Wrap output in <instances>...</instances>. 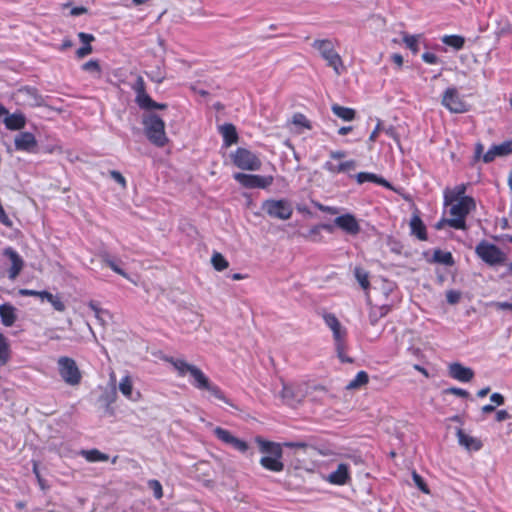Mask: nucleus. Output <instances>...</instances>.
<instances>
[{"label":"nucleus","mask_w":512,"mask_h":512,"mask_svg":"<svg viewBox=\"0 0 512 512\" xmlns=\"http://www.w3.org/2000/svg\"><path fill=\"white\" fill-rule=\"evenodd\" d=\"M88 307L93 311L94 316L102 325H105L107 321L111 318L109 311L100 308L98 304L94 301H90Z\"/></svg>","instance_id":"34"},{"label":"nucleus","mask_w":512,"mask_h":512,"mask_svg":"<svg viewBox=\"0 0 512 512\" xmlns=\"http://www.w3.org/2000/svg\"><path fill=\"white\" fill-rule=\"evenodd\" d=\"M110 176L114 181L119 183L122 187L126 186V180H125L124 176L119 171H116V170L110 171Z\"/></svg>","instance_id":"53"},{"label":"nucleus","mask_w":512,"mask_h":512,"mask_svg":"<svg viewBox=\"0 0 512 512\" xmlns=\"http://www.w3.org/2000/svg\"><path fill=\"white\" fill-rule=\"evenodd\" d=\"M356 181L358 184H363L365 182H372V183H376V184L381 185L388 189L392 188L391 184L386 179H384L383 177H380L374 173H370V172H359L356 175Z\"/></svg>","instance_id":"28"},{"label":"nucleus","mask_w":512,"mask_h":512,"mask_svg":"<svg viewBox=\"0 0 512 512\" xmlns=\"http://www.w3.org/2000/svg\"><path fill=\"white\" fill-rule=\"evenodd\" d=\"M381 126H382V122H381V120H378L376 127H375V128H374V130L371 132V134H370V136H369V138H368V141H369V142H375V141H376V139H377V137H378V134H379V132H380V131H381V129H382V128H381Z\"/></svg>","instance_id":"58"},{"label":"nucleus","mask_w":512,"mask_h":512,"mask_svg":"<svg viewBox=\"0 0 512 512\" xmlns=\"http://www.w3.org/2000/svg\"><path fill=\"white\" fill-rule=\"evenodd\" d=\"M384 132L388 137L392 138L395 142H397L399 144V142H400L399 135L393 126L385 128Z\"/></svg>","instance_id":"56"},{"label":"nucleus","mask_w":512,"mask_h":512,"mask_svg":"<svg viewBox=\"0 0 512 512\" xmlns=\"http://www.w3.org/2000/svg\"><path fill=\"white\" fill-rule=\"evenodd\" d=\"M354 275H355V278L357 279L358 283L360 284V286L363 289H367L369 287L370 283H369L368 274L366 271L357 267L354 270Z\"/></svg>","instance_id":"42"},{"label":"nucleus","mask_w":512,"mask_h":512,"mask_svg":"<svg viewBox=\"0 0 512 512\" xmlns=\"http://www.w3.org/2000/svg\"><path fill=\"white\" fill-rule=\"evenodd\" d=\"M325 481L332 485L343 486L351 481L350 465L340 463L335 471H332L325 478Z\"/></svg>","instance_id":"16"},{"label":"nucleus","mask_w":512,"mask_h":512,"mask_svg":"<svg viewBox=\"0 0 512 512\" xmlns=\"http://www.w3.org/2000/svg\"><path fill=\"white\" fill-rule=\"evenodd\" d=\"M411 234L421 241L427 240L426 226L418 215H413L410 219Z\"/></svg>","instance_id":"29"},{"label":"nucleus","mask_w":512,"mask_h":512,"mask_svg":"<svg viewBox=\"0 0 512 512\" xmlns=\"http://www.w3.org/2000/svg\"><path fill=\"white\" fill-rule=\"evenodd\" d=\"M78 37L80 41L83 43V45H91V42L94 41V36L92 34H88L85 32H80L78 34Z\"/></svg>","instance_id":"55"},{"label":"nucleus","mask_w":512,"mask_h":512,"mask_svg":"<svg viewBox=\"0 0 512 512\" xmlns=\"http://www.w3.org/2000/svg\"><path fill=\"white\" fill-rule=\"evenodd\" d=\"M403 42L405 43L406 47L409 48L413 53L418 52V37L416 35L405 34L403 36Z\"/></svg>","instance_id":"43"},{"label":"nucleus","mask_w":512,"mask_h":512,"mask_svg":"<svg viewBox=\"0 0 512 512\" xmlns=\"http://www.w3.org/2000/svg\"><path fill=\"white\" fill-rule=\"evenodd\" d=\"M323 168L331 174L346 173L356 168V161L347 160L339 164H334L332 161H326Z\"/></svg>","instance_id":"25"},{"label":"nucleus","mask_w":512,"mask_h":512,"mask_svg":"<svg viewBox=\"0 0 512 512\" xmlns=\"http://www.w3.org/2000/svg\"><path fill=\"white\" fill-rule=\"evenodd\" d=\"M58 371L63 381L71 386L78 385L81 381V372L74 359L62 356L57 361Z\"/></svg>","instance_id":"9"},{"label":"nucleus","mask_w":512,"mask_h":512,"mask_svg":"<svg viewBox=\"0 0 512 512\" xmlns=\"http://www.w3.org/2000/svg\"><path fill=\"white\" fill-rule=\"evenodd\" d=\"M10 345L8 339L0 333V366H4L10 359Z\"/></svg>","instance_id":"35"},{"label":"nucleus","mask_w":512,"mask_h":512,"mask_svg":"<svg viewBox=\"0 0 512 512\" xmlns=\"http://www.w3.org/2000/svg\"><path fill=\"white\" fill-rule=\"evenodd\" d=\"M120 392L129 400L137 401L140 397L139 392H133V384L129 375L124 376L119 383Z\"/></svg>","instance_id":"30"},{"label":"nucleus","mask_w":512,"mask_h":512,"mask_svg":"<svg viewBox=\"0 0 512 512\" xmlns=\"http://www.w3.org/2000/svg\"><path fill=\"white\" fill-rule=\"evenodd\" d=\"M198 377L200 378L197 383H195L194 387L199 390H207L211 393L216 399L224 402L227 405L232 406V402L230 399H228L224 392L221 390L219 386L212 383L208 377L205 374H198Z\"/></svg>","instance_id":"15"},{"label":"nucleus","mask_w":512,"mask_h":512,"mask_svg":"<svg viewBox=\"0 0 512 512\" xmlns=\"http://www.w3.org/2000/svg\"><path fill=\"white\" fill-rule=\"evenodd\" d=\"M261 210L270 218L289 220L293 215V206L288 199H267L262 202Z\"/></svg>","instance_id":"6"},{"label":"nucleus","mask_w":512,"mask_h":512,"mask_svg":"<svg viewBox=\"0 0 512 512\" xmlns=\"http://www.w3.org/2000/svg\"><path fill=\"white\" fill-rule=\"evenodd\" d=\"M219 132L223 137L225 147H229L238 141V133L235 126L231 123L221 125L219 127Z\"/></svg>","instance_id":"27"},{"label":"nucleus","mask_w":512,"mask_h":512,"mask_svg":"<svg viewBox=\"0 0 512 512\" xmlns=\"http://www.w3.org/2000/svg\"><path fill=\"white\" fill-rule=\"evenodd\" d=\"M483 150H484V147L481 143H477L475 145V149H474V160L475 161H477L483 157V155H484Z\"/></svg>","instance_id":"62"},{"label":"nucleus","mask_w":512,"mask_h":512,"mask_svg":"<svg viewBox=\"0 0 512 512\" xmlns=\"http://www.w3.org/2000/svg\"><path fill=\"white\" fill-rule=\"evenodd\" d=\"M87 12V9L83 6L74 7L71 9L70 14L72 16H80Z\"/></svg>","instance_id":"64"},{"label":"nucleus","mask_w":512,"mask_h":512,"mask_svg":"<svg viewBox=\"0 0 512 512\" xmlns=\"http://www.w3.org/2000/svg\"><path fill=\"white\" fill-rule=\"evenodd\" d=\"M165 360H166V362L170 363L174 367V369L177 371V373L180 377H184L187 373H189L192 378L191 384L193 386L200 379L198 377V374H204L202 372V370H200L198 367L187 363L183 359L167 357Z\"/></svg>","instance_id":"12"},{"label":"nucleus","mask_w":512,"mask_h":512,"mask_svg":"<svg viewBox=\"0 0 512 512\" xmlns=\"http://www.w3.org/2000/svg\"><path fill=\"white\" fill-rule=\"evenodd\" d=\"M369 377L365 371H359L353 380L347 385L348 389H356L368 383Z\"/></svg>","instance_id":"39"},{"label":"nucleus","mask_w":512,"mask_h":512,"mask_svg":"<svg viewBox=\"0 0 512 512\" xmlns=\"http://www.w3.org/2000/svg\"><path fill=\"white\" fill-rule=\"evenodd\" d=\"M433 262L443 264L446 266L454 265V258L451 252L435 249L433 252Z\"/></svg>","instance_id":"32"},{"label":"nucleus","mask_w":512,"mask_h":512,"mask_svg":"<svg viewBox=\"0 0 512 512\" xmlns=\"http://www.w3.org/2000/svg\"><path fill=\"white\" fill-rule=\"evenodd\" d=\"M421 58L425 63L430 64V65H436L440 62V59L438 58V56L431 52L423 53Z\"/></svg>","instance_id":"47"},{"label":"nucleus","mask_w":512,"mask_h":512,"mask_svg":"<svg viewBox=\"0 0 512 512\" xmlns=\"http://www.w3.org/2000/svg\"><path fill=\"white\" fill-rule=\"evenodd\" d=\"M148 485L153 490L155 498H157V499L162 498V496H163L162 485L158 480H150L148 482Z\"/></svg>","instance_id":"46"},{"label":"nucleus","mask_w":512,"mask_h":512,"mask_svg":"<svg viewBox=\"0 0 512 512\" xmlns=\"http://www.w3.org/2000/svg\"><path fill=\"white\" fill-rule=\"evenodd\" d=\"M442 105L451 113L460 114L468 111L467 103L454 87H449L445 90L442 97Z\"/></svg>","instance_id":"11"},{"label":"nucleus","mask_w":512,"mask_h":512,"mask_svg":"<svg viewBox=\"0 0 512 512\" xmlns=\"http://www.w3.org/2000/svg\"><path fill=\"white\" fill-rule=\"evenodd\" d=\"M82 70L92 74L94 77L101 76V67L98 60H89L82 65Z\"/></svg>","instance_id":"40"},{"label":"nucleus","mask_w":512,"mask_h":512,"mask_svg":"<svg viewBox=\"0 0 512 512\" xmlns=\"http://www.w3.org/2000/svg\"><path fill=\"white\" fill-rule=\"evenodd\" d=\"M3 122L8 130L17 131L25 127L27 120L22 112H15L6 114Z\"/></svg>","instance_id":"24"},{"label":"nucleus","mask_w":512,"mask_h":512,"mask_svg":"<svg viewBox=\"0 0 512 512\" xmlns=\"http://www.w3.org/2000/svg\"><path fill=\"white\" fill-rule=\"evenodd\" d=\"M105 264L112 269L115 273L121 275L122 277L129 279L128 274L118 265L116 260L109 255H105L103 258Z\"/></svg>","instance_id":"41"},{"label":"nucleus","mask_w":512,"mask_h":512,"mask_svg":"<svg viewBox=\"0 0 512 512\" xmlns=\"http://www.w3.org/2000/svg\"><path fill=\"white\" fill-rule=\"evenodd\" d=\"M91 52H92L91 45H83L76 51V55L78 58H84L85 56L89 55Z\"/></svg>","instance_id":"54"},{"label":"nucleus","mask_w":512,"mask_h":512,"mask_svg":"<svg viewBox=\"0 0 512 512\" xmlns=\"http://www.w3.org/2000/svg\"><path fill=\"white\" fill-rule=\"evenodd\" d=\"M0 319L5 327H11L17 319L16 308L10 303L1 304Z\"/></svg>","instance_id":"26"},{"label":"nucleus","mask_w":512,"mask_h":512,"mask_svg":"<svg viewBox=\"0 0 512 512\" xmlns=\"http://www.w3.org/2000/svg\"><path fill=\"white\" fill-rule=\"evenodd\" d=\"M293 124L296 126H301L306 129H311L310 121L307 119V117L302 113H296L293 115Z\"/></svg>","instance_id":"44"},{"label":"nucleus","mask_w":512,"mask_h":512,"mask_svg":"<svg viewBox=\"0 0 512 512\" xmlns=\"http://www.w3.org/2000/svg\"><path fill=\"white\" fill-rule=\"evenodd\" d=\"M461 298V294L460 292L456 291V290H449L447 293H446V300L449 304H456L459 302Z\"/></svg>","instance_id":"51"},{"label":"nucleus","mask_w":512,"mask_h":512,"mask_svg":"<svg viewBox=\"0 0 512 512\" xmlns=\"http://www.w3.org/2000/svg\"><path fill=\"white\" fill-rule=\"evenodd\" d=\"M145 134L149 141L158 147H163L167 142L165 123L156 114H150L143 119Z\"/></svg>","instance_id":"5"},{"label":"nucleus","mask_w":512,"mask_h":512,"mask_svg":"<svg viewBox=\"0 0 512 512\" xmlns=\"http://www.w3.org/2000/svg\"><path fill=\"white\" fill-rule=\"evenodd\" d=\"M447 394H453V395H456L458 397H462V398H468L469 397V392L465 389H462V388H458V387H451V388H448L446 389L445 391Z\"/></svg>","instance_id":"50"},{"label":"nucleus","mask_w":512,"mask_h":512,"mask_svg":"<svg viewBox=\"0 0 512 512\" xmlns=\"http://www.w3.org/2000/svg\"><path fill=\"white\" fill-rule=\"evenodd\" d=\"M14 146L17 151L35 154L38 151V144L31 132H20L15 136Z\"/></svg>","instance_id":"13"},{"label":"nucleus","mask_w":512,"mask_h":512,"mask_svg":"<svg viewBox=\"0 0 512 512\" xmlns=\"http://www.w3.org/2000/svg\"><path fill=\"white\" fill-rule=\"evenodd\" d=\"M467 191V185L462 183L456 185L453 188L447 187L443 192V204L444 206L451 205L452 203L461 200L462 198H467L465 195Z\"/></svg>","instance_id":"22"},{"label":"nucleus","mask_w":512,"mask_h":512,"mask_svg":"<svg viewBox=\"0 0 512 512\" xmlns=\"http://www.w3.org/2000/svg\"><path fill=\"white\" fill-rule=\"evenodd\" d=\"M4 255L10 260L11 266L8 270V277L10 280H15L24 267L22 257L12 248H6Z\"/></svg>","instance_id":"19"},{"label":"nucleus","mask_w":512,"mask_h":512,"mask_svg":"<svg viewBox=\"0 0 512 512\" xmlns=\"http://www.w3.org/2000/svg\"><path fill=\"white\" fill-rule=\"evenodd\" d=\"M490 400L497 405H503L505 402L504 396L497 392L490 396Z\"/></svg>","instance_id":"60"},{"label":"nucleus","mask_w":512,"mask_h":512,"mask_svg":"<svg viewBox=\"0 0 512 512\" xmlns=\"http://www.w3.org/2000/svg\"><path fill=\"white\" fill-rule=\"evenodd\" d=\"M211 263H212L214 269L217 271H223L229 266L228 261L219 252L213 253L212 258H211Z\"/></svg>","instance_id":"38"},{"label":"nucleus","mask_w":512,"mask_h":512,"mask_svg":"<svg viewBox=\"0 0 512 512\" xmlns=\"http://www.w3.org/2000/svg\"><path fill=\"white\" fill-rule=\"evenodd\" d=\"M458 443L468 451H479L483 447L480 439L466 434L462 429L457 430Z\"/></svg>","instance_id":"23"},{"label":"nucleus","mask_w":512,"mask_h":512,"mask_svg":"<svg viewBox=\"0 0 512 512\" xmlns=\"http://www.w3.org/2000/svg\"><path fill=\"white\" fill-rule=\"evenodd\" d=\"M256 441L259 444L260 451L270 455L262 457L260 459V464L269 471L281 472L284 469V464L281 461L283 453L281 445L275 442L263 440L259 437Z\"/></svg>","instance_id":"1"},{"label":"nucleus","mask_w":512,"mask_h":512,"mask_svg":"<svg viewBox=\"0 0 512 512\" xmlns=\"http://www.w3.org/2000/svg\"><path fill=\"white\" fill-rule=\"evenodd\" d=\"M323 319L331 331L341 325L337 317L332 313L324 314Z\"/></svg>","instance_id":"45"},{"label":"nucleus","mask_w":512,"mask_h":512,"mask_svg":"<svg viewBox=\"0 0 512 512\" xmlns=\"http://www.w3.org/2000/svg\"><path fill=\"white\" fill-rule=\"evenodd\" d=\"M449 209L448 226L456 230H466V217L471 211L475 210L476 202L473 197L462 198L459 201L452 203Z\"/></svg>","instance_id":"2"},{"label":"nucleus","mask_w":512,"mask_h":512,"mask_svg":"<svg viewBox=\"0 0 512 512\" xmlns=\"http://www.w3.org/2000/svg\"><path fill=\"white\" fill-rule=\"evenodd\" d=\"M413 480L415 482V484L417 485V487L424 493H429V489L425 483V481L423 480V478L417 474L416 472L413 473Z\"/></svg>","instance_id":"49"},{"label":"nucleus","mask_w":512,"mask_h":512,"mask_svg":"<svg viewBox=\"0 0 512 512\" xmlns=\"http://www.w3.org/2000/svg\"><path fill=\"white\" fill-rule=\"evenodd\" d=\"M231 159L233 164L241 170L258 171L262 166L258 154L243 147H238L231 153Z\"/></svg>","instance_id":"8"},{"label":"nucleus","mask_w":512,"mask_h":512,"mask_svg":"<svg viewBox=\"0 0 512 512\" xmlns=\"http://www.w3.org/2000/svg\"><path fill=\"white\" fill-rule=\"evenodd\" d=\"M443 44L454 48L455 50H461L464 47L465 39L460 35H444L441 38Z\"/></svg>","instance_id":"36"},{"label":"nucleus","mask_w":512,"mask_h":512,"mask_svg":"<svg viewBox=\"0 0 512 512\" xmlns=\"http://www.w3.org/2000/svg\"><path fill=\"white\" fill-rule=\"evenodd\" d=\"M511 418V415L506 410H498L495 415L497 422H503Z\"/></svg>","instance_id":"59"},{"label":"nucleus","mask_w":512,"mask_h":512,"mask_svg":"<svg viewBox=\"0 0 512 512\" xmlns=\"http://www.w3.org/2000/svg\"><path fill=\"white\" fill-rule=\"evenodd\" d=\"M334 224L342 231H344L346 234L352 236L357 235L361 230L360 224L358 223L357 219L355 218L354 215L350 213H346L336 217L334 219Z\"/></svg>","instance_id":"17"},{"label":"nucleus","mask_w":512,"mask_h":512,"mask_svg":"<svg viewBox=\"0 0 512 512\" xmlns=\"http://www.w3.org/2000/svg\"><path fill=\"white\" fill-rule=\"evenodd\" d=\"M332 333H333V338H334V342H335L336 352H337L339 359L341 360V362L351 363L352 359L348 358L345 355V350H346L345 339H346V335H347L346 329L340 325L337 328L333 329Z\"/></svg>","instance_id":"18"},{"label":"nucleus","mask_w":512,"mask_h":512,"mask_svg":"<svg viewBox=\"0 0 512 512\" xmlns=\"http://www.w3.org/2000/svg\"><path fill=\"white\" fill-rule=\"evenodd\" d=\"M234 179L248 189H267L274 181V177L271 175L262 176L240 172L234 174Z\"/></svg>","instance_id":"10"},{"label":"nucleus","mask_w":512,"mask_h":512,"mask_svg":"<svg viewBox=\"0 0 512 512\" xmlns=\"http://www.w3.org/2000/svg\"><path fill=\"white\" fill-rule=\"evenodd\" d=\"M48 302L53 306V308L56 311L63 312L66 309L64 302L61 300L60 296H58V295H53V299Z\"/></svg>","instance_id":"48"},{"label":"nucleus","mask_w":512,"mask_h":512,"mask_svg":"<svg viewBox=\"0 0 512 512\" xmlns=\"http://www.w3.org/2000/svg\"><path fill=\"white\" fill-rule=\"evenodd\" d=\"M448 373L450 377L463 383L471 381L474 377V371L459 362L451 363L448 366Z\"/></svg>","instance_id":"20"},{"label":"nucleus","mask_w":512,"mask_h":512,"mask_svg":"<svg viewBox=\"0 0 512 512\" xmlns=\"http://www.w3.org/2000/svg\"><path fill=\"white\" fill-rule=\"evenodd\" d=\"M312 47L319 51L327 66L331 67L336 75H342L346 68L341 56L335 51L334 44L329 39H316Z\"/></svg>","instance_id":"3"},{"label":"nucleus","mask_w":512,"mask_h":512,"mask_svg":"<svg viewBox=\"0 0 512 512\" xmlns=\"http://www.w3.org/2000/svg\"><path fill=\"white\" fill-rule=\"evenodd\" d=\"M331 111L343 121H353L356 117V111L354 109L340 106L338 104H333L331 106Z\"/></svg>","instance_id":"31"},{"label":"nucleus","mask_w":512,"mask_h":512,"mask_svg":"<svg viewBox=\"0 0 512 512\" xmlns=\"http://www.w3.org/2000/svg\"><path fill=\"white\" fill-rule=\"evenodd\" d=\"M282 397L289 401L290 398L295 399L296 401H300L301 397L295 396L293 394L292 388L290 386L284 385L282 389Z\"/></svg>","instance_id":"52"},{"label":"nucleus","mask_w":512,"mask_h":512,"mask_svg":"<svg viewBox=\"0 0 512 512\" xmlns=\"http://www.w3.org/2000/svg\"><path fill=\"white\" fill-rule=\"evenodd\" d=\"M39 293L40 291H36V290H32V289H20L19 290V294L21 296H33V297H38L39 296Z\"/></svg>","instance_id":"63"},{"label":"nucleus","mask_w":512,"mask_h":512,"mask_svg":"<svg viewBox=\"0 0 512 512\" xmlns=\"http://www.w3.org/2000/svg\"><path fill=\"white\" fill-rule=\"evenodd\" d=\"M329 156L331 159L339 160L346 156V152L343 150H332L329 152Z\"/></svg>","instance_id":"61"},{"label":"nucleus","mask_w":512,"mask_h":512,"mask_svg":"<svg viewBox=\"0 0 512 512\" xmlns=\"http://www.w3.org/2000/svg\"><path fill=\"white\" fill-rule=\"evenodd\" d=\"M214 435L221 442H223L227 445H230L232 448H234L235 450H237L241 453H245L249 448L248 443L246 441L233 436L230 433V431H228L224 428L216 427L214 429Z\"/></svg>","instance_id":"14"},{"label":"nucleus","mask_w":512,"mask_h":512,"mask_svg":"<svg viewBox=\"0 0 512 512\" xmlns=\"http://www.w3.org/2000/svg\"><path fill=\"white\" fill-rule=\"evenodd\" d=\"M131 89L135 93V103L140 109L149 111L164 110L167 108L166 104L154 101L146 92V85L142 76H137L136 80L131 85Z\"/></svg>","instance_id":"7"},{"label":"nucleus","mask_w":512,"mask_h":512,"mask_svg":"<svg viewBox=\"0 0 512 512\" xmlns=\"http://www.w3.org/2000/svg\"><path fill=\"white\" fill-rule=\"evenodd\" d=\"M284 446L291 449H304L307 447V444L302 441H291V442H285Z\"/></svg>","instance_id":"57"},{"label":"nucleus","mask_w":512,"mask_h":512,"mask_svg":"<svg viewBox=\"0 0 512 512\" xmlns=\"http://www.w3.org/2000/svg\"><path fill=\"white\" fill-rule=\"evenodd\" d=\"M327 230L328 232H332L333 227L330 224H318L313 226L307 235H305L306 238L311 239L314 242L320 241L321 239V230Z\"/></svg>","instance_id":"37"},{"label":"nucleus","mask_w":512,"mask_h":512,"mask_svg":"<svg viewBox=\"0 0 512 512\" xmlns=\"http://www.w3.org/2000/svg\"><path fill=\"white\" fill-rule=\"evenodd\" d=\"M80 455H82L88 462H105L108 461L109 456L105 453H102L101 451L97 449H90V450H82L80 452Z\"/></svg>","instance_id":"33"},{"label":"nucleus","mask_w":512,"mask_h":512,"mask_svg":"<svg viewBox=\"0 0 512 512\" xmlns=\"http://www.w3.org/2000/svg\"><path fill=\"white\" fill-rule=\"evenodd\" d=\"M475 254L484 263L492 267L504 265L507 260V255L504 251L486 240H482L476 245Z\"/></svg>","instance_id":"4"},{"label":"nucleus","mask_w":512,"mask_h":512,"mask_svg":"<svg viewBox=\"0 0 512 512\" xmlns=\"http://www.w3.org/2000/svg\"><path fill=\"white\" fill-rule=\"evenodd\" d=\"M512 153V142L506 141L498 145H493L482 157L484 163H490L499 156H507Z\"/></svg>","instance_id":"21"}]
</instances>
